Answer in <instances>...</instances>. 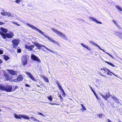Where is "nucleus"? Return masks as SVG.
I'll return each mask as SVG.
<instances>
[{"instance_id":"1","label":"nucleus","mask_w":122,"mask_h":122,"mask_svg":"<svg viewBox=\"0 0 122 122\" xmlns=\"http://www.w3.org/2000/svg\"><path fill=\"white\" fill-rule=\"evenodd\" d=\"M26 25L28 26H29L32 29L35 30H37V31L38 32L42 34L45 37L47 38L49 41H50L54 43L57 45H59L57 41L53 40L51 37H49L48 36L44 34V32H42L41 30L37 28L35 26L32 25L28 23H27L26 24Z\"/></svg>"},{"instance_id":"2","label":"nucleus","mask_w":122,"mask_h":122,"mask_svg":"<svg viewBox=\"0 0 122 122\" xmlns=\"http://www.w3.org/2000/svg\"><path fill=\"white\" fill-rule=\"evenodd\" d=\"M51 30L53 32L58 35L59 36L62 37L63 39L66 40H68V38L63 33H61L57 30L52 28H51Z\"/></svg>"},{"instance_id":"3","label":"nucleus","mask_w":122,"mask_h":122,"mask_svg":"<svg viewBox=\"0 0 122 122\" xmlns=\"http://www.w3.org/2000/svg\"><path fill=\"white\" fill-rule=\"evenodd\" d=\"M0 35L4 39H5L6 38H12L14 36V34L11 32H9L5 34L1 32H0Z\"/></svg>"},{"instance_id":"4","label":"nucleus","mask_w":122,"mask_h":122,"mask_svg":"<svg viewBox=\"0 0 122 122\" xmlns=\"http://www.w3.org/2000/svg\"><path fill=\"white\" fill-rule=\"evenodd\" d=\"M89 42L90 44H92L93 45L95 46H96L98 48H99L100 50H102L103 52L105 53L106 54H107L108 55H109V56H110L112 59H114V57L113 56H112L109 53H107L105 52V51L102 49L97 44L95 43L94 41H89Z\"/></svg>"},{"instance_id":"5","label":"nucleus","mask_w":122,"mask_h":122,"mask_svg":"<svg viewBox=\"0 0 122 122\" xmlns=\"http://www.w3.org/2000/svg\"><path fill=\"white\" fill-rule=\"evenodd\" d=\"M14 116L16 119H21V118H23L25 119H28L30 118L28 116L24 114L17 115L16 114H15L14 115Z\"/></svg>"},{"instance_id":"6","label":"nucleus","mask_w":122,"mask_h":122,"mask_svg":"<svg viewBox=\"0 0 122 122\" xmlns=\"http://www.w3.org/2000/svg\"><path fill=\"white\" fill-rule=\"evenodd\" d=\"M32 43L36 47H37L38 49H40L42 47H45L47 50L48 49V48H47L45 46L42 45L38 42L35 41L33 42L32 41Z\"/></svg>"},{"instance_id":"7","label":"nucleus","mask_w":122,"mask_h":122,"mask_svg":"<svg viewBox=\"0 0 122 122\" xmlns=\"http://www.w3.org/2000/svg\"><path fill=\"white\" fill-rule=\"evenodd\" d=\"M22 64L23 65H26L27 62V57L26 56H23L21 59Z\"/></svg>"},{"instance_id":"8","label":"nucleus","mask_w":122,"mask_h":122,"mask_svg":"<svg viewBox=\"0 0 122 122\" xmlns=\"http://www.w3.org/2000/svg\"><path fill=\"white\" fill-rule=\"evenodd\" d=\"M31 59L40 62H41V60L38 57L34 54H32L31 56Z\"/></svg>"},{"instance_id":"9","label":"nucleus","mask_w":122,"mask_h":122,"mask_svg":"<svg viewBox=\"0 0 122 122\" xmlns=\"http://www.w3.org/2000/svg\"><path fill=\"white\" fill-rule=\"evenodd\" d=\"M25 47L28 51H31L34 48V46L33 45L29 46L28 44H26L25 45Z\"/></svg>"},{"instance_id":"10","label":"nucleus","mask_w":122,"mask_h":122,"mask_svg":"<svg viewBox=\"0 0 122 122\" xmlns=\"http://www.w3.org/2000/svg\"><path fill=\"white\" fill-rule=\"evenodd\" d=\"M23 77L21 75H19L17 77V79H13V81L15 82H17L18 81H21L23 79Z\"/></svg>"},{"instance_id":"11","label":"nucleus","mask_w":122,"mask_h":122,"mask_svg":"<svg viewBox=\"0 0 122 122\" xmlns=\"http://www.w3.org/2000/svg\"><path fill=\"white\" fill-rule=\"evenodd\" d=\"M25 73L32 80L36 82H37V81L34 77L30 73L28 72H26Z\"/></svg>"},{"instance_id":"12","label":"nucleus","mask_w":122,"mask_h":122,"mask_svg":"<svg viewBox=\"0 0 122 122\" xmlns=\"http://www.w3.org/2000/svg\"><path fill=\"white\" fill-rule=\"evenodd\" d=\"M89 19L90 20L96 23L100 24H102V22L99 21L94 18L90 16L89 17Z\"/></svg>"},{"instance_id":"13","label":"nucleus","mask_w":122,"mask_h":122,"mask_svg":"<svg viewBox=\"0 0 122 122\" xmlns=\"http://www.w3.org/2000/svg\"><path fill=\"white\" fill-rule=\"evenodd\" d=\"M12 42L13 44V46L14 48L16 47V46L18 44L19 42V41L18 40H14L12 41Z\"/></svg>"},{"instance_id":"14","label":"nucleus","mask_w":122,"mask_h":122,"mask_svg":"<svg viewBox=\"0 0 122 122\" xmlns=\"http://www.w3.org/2000/svg\"><path fill=\"white\" fill-rule=\"evenodd\" d=\"M7 71L10 74H11L12 75H17V71H15L12 70H7Z\"/></svg>"},{"instance_id":"15","label":"nucleus","mask_w":122,"mask_h":122,"mask_svg":"<svg viewBox=\"0 0 122 122\" xmlns=\"http://www.w3.org/2000/svg\"><path fill=\"white\" fill-rule=\"evenodd\" d=\"M12 87L11 86H6L5 91L7 92H10L11 91H12Z\"/></svg>"},{"instance_id":"16","label":"nucleus","mask_w":122,"mask_h":122,"mask_svg":"<svg viewBox=\"0 0 122 122\" xmlns=\"http://www.w3.org/2000/svg\"><path fill=\"white\" fill-rule=\"evenodd\" d=\"M116 8L122 14V8L120 5H116L115 6Z\"/></svg>"},{"instance_id":"17","label":"nucleus","mask_w":122,"mask_h":122,"mask_svg":"<svg viewBox=\"0 0 122 122\" xmlns=\"http://www.w3.org/2000/svg\"><path fill=\"white\" fill-rule=\"evenodd\" d=\"M81 45L83 47L86 48L87 50L89 51H90L91 50V49L90 48H89L88 46L82 43L81 44Z\"/></svg>"},{"instance_id":"18","label":"nucleus","mask_w":122,"mask_h":122,"mask_svg":"<svg viewBox=\"0 0 122 122\" xmlns=\"http://www.w3.org/2000/svg\"><path fill=\"white\" fill-rule=\"evenodd\" d=\"M40 76L46 82H49L48 79L44 76L41 75H40Z\"/></svg>"},{"instance_id":"19","label":"nucleus","mask_w":122,"mask_h":122,"mask_svg":"<svg viewBox=\"0 0 122 122\" xmlns=\"http://www.w3.org/2000/svg\"><path fill=\"white\" fill-rule=\"evenodd\" d=\"M4 75L5 76V78L6 80H10L12 78V77H10L8 75V73H4Z\"/></svg>"},{"instance_id":"20","label":"nucleus","mask_w":122,"mask_h":122,"mask_svg":"<svg viewBox=\"0 0 122 122\" xmlns=\"http://www.w3.org/2000/svg\"><path fill=\"white\" fill-rule=\"evenodd\" d=\"M107 70L108 71V72H107V74L108 75H109L110 76H112V75L111 74H110L109 72H110L112 74H113V75H115V76H117L115 75V74L111 72L110 71V70L109 69H107Z\"/></svg>"},{"instance_id":"21","label":"nucleus","mask_w":122,"mask_h":122,"mask_svg":"<svg viewBox=\"0 0 122 122\" xmlns=\"http://www.w3.org/2000/svg\"><path fill=\"white\" fill-rule=\"evenodd\" d=\"M112 20L113 22L115 24V25L118 27L119 28H120V27L118 23L117 22V21H116L115 20Z\"/></svg>"},{"instance_id":"22","label":"nucleus","mask_w":122,"mask_h":122,"mask_svg":"<svg viewBox=\"0 0 122 122\" xmlns=\"http://www.w3.org/2000/svg\"><path fill=\"white\" fill-rule=\"evenodd\" d=\"M112 20L113 22L115 24V25L118 27L119 28H120V27L118 23L117 22V21H116L115 20Z\"/></svg>"},{"instance_id":"23","label":"nucleus","mask_w":122,"mask_h":122,"mask_svg":"<svg viewBox=\"0 0 122 122\" xmlns=\"http://www.w3.org/2000/svg\"><path fill=\"white\" fill-rule=\"evenodd\" d=\"M6 86H5L2 85H0V89L2 90L5 91Z\"/></svg>"},{"instance_id":"24","label":"nucleus","mask_w":122,"mask_h":122,"mask_svg":"<svg viewBox=\"0 0 122 122\" xmlns=\"http://www.w3.org/2000/svg\"><path fill=\"white\" fill-rule=\"evenodd\" d=\"M81 105L82 108H81V109L82 111H83L86 110V107L84 106L83 104H81Z\"/></svg>"},{"instance_id":"25","label":"nucleus","mask_w":122,"mask_h":122,"mask_svg":"<svg viewBox=\"0 0 122 122\" xmlns=\"http://www.w3.org/2000/svg\"><path fill=\"white\" fill-rule=\"evenodd\" d=\"M2 56L3 58L6 61H7L9 59V58L8 56L5 55H3Z\"/></svg>"},{"instance_id":"26","label":"nucleus","mask_w":122,"mask_h":122,"mask_svg":"<svg viewBox=\"0 0 122 122\" xmlns=\"http://www.w3.org/2000/svg\"><path fill=\"white\" fill-rule=\"evenodd\" d=\"M47 50L49 51H50L52 52L53 53H54L56 55H57L58 56L59 55V53H57L56 52L53 51H52L51 50H50V49H48H48Z\"/></svg>"},{"instance_id":"27","label":"nucleus","mask_w":122,"mask_h":122,"mask_svg":"<svg viewBox=\"0 0 122 122\" xmlns=\"http://www.w3.org/2000/svg\"><path fill=\"white\" fill-rule=\"evenodd\" d=\"M105 62L107 63L109 65H111L113 67H115V65H113V64H112L111 62H108L107 61H105Z\"/></svg>"},{"instance_id":"28","label":"nucleus","mask_w":122,"mask_h":122,"mask_svg":"<svg viewBox=\"0 0 122 122\" xmlns=\"http://www.w3.org/2000/svg\"><path fill=\"white\" fill-rule=\"evenodd\" d=\"M112 99L114 100L115 102L117 103H118L119 102V101H118V100L117 99V98L115 97H112Z\"/></svg>"},{"instance_id":"29","label":"nucleus","mask_w":122,"mask_h":122,"mask_svg":"<svg viewBox=\"0 0 122 122\" xmlns=\"http://www.w3.org/2000/svg\"><path fill=\"white\" fill-rule=\"evenodd\" d=\"M10 22H11V23H12L13 24L15 25H17L18 26H20V24H18L17 22H15V21H10Z\"/></svg>"},{"instance_id":"30","label":"nucleus","mask_w":122,"mask_h":122,"mask_svg":"<svg viewBox=\"0 0 122 122\" xmlns=\"http://www.w3.org/2000/svg\"><path fill=\"white\" fill-rule=\"evenodd\" d=\"M56 84L58 86V87L59 89H61V88H62L61 86L60 85V84L59 83V82H57Z\"/></svg>"},{"instance_id":"31","label":"nucleus","mask_w":122,"mask_h":122,"mask_svg":"<svg viewBox=\"0 0 122 122\" xmlns=\"http://www.w3.org/2000/svg\"><path fill=\"white\" fill-rule=\"evenodd\" d=\"M7 12H5L4 11H3L1 13V15H3L4 16H6V14H7Z\"/></svg>"},{"instance_id":"32","label":"nucleus","mask_w":122,"mask_h":122,"mask_svg":"<svg viewBox=\"0 0 122 122\" xmlns=\"http://www.w3.org/2000/svg\"><path fill=\"white\" fill-rule=\"evenodd\" d=\"M48 99L50 100V101H52V97L51 96H48L47 97Z\"/></svg>"},{"instance_id":"33","label":"nucleus","mask_w":122,"mask_h":122,"mask_svg":"<svg viewBox=\"0 0 122 122\" xmlns=\"http://www.w3.org/2000/svg\"><path fill=\"white\" fill-rule=\"evenodd\" d=\"M31 39L32 40V41L34 42L33 41H36V37H32L31 38Z\"/></svg>"},{"instance_id":"34","label":"nucleus","mask_w":122,"mask_h":122,"mask_svg":"<svg viewBox=\"0 0 122 122\" xmlns=\"http://www.w3.org/2000/svg\"><path fill=\"white\" fill-rule=\"evenodd\" d=\"M101 95L102 96V98H104L105 99V100H107V97H106V95H104L103 94H101Z\"/></svg>"},{"instance_id":"35","label":"nucleus","mask_w":122,"mask_h":122,"mask_svg":"<svg viewBox=\"0 0 122 122\" xmlns=\"http://www.w3.org/2000/svg\"><path fill=\"white\" fill-rule=\"evenodd\" d=\"M6 16H7L8 17L11 16V13L10 12H7Z\"/></svg>"},{"instance_id":"36","label":"nucleus","mask_w":122,"mask_h":122,"mask_svg":"<svg viewBox=\"0 0 122 122\" xmlns=\"http://www.w3.org/2000/svg\"><path fill=\"white\" fill-rule=\"evenodd\" d=\"M105 95L106 96V97H107V99L109 98V97H110V96H111L109 94H107Z\"/></svg>"},{"instance_id":"37","label":"nucleus","mask_w":122,"mask_h":122,"mask_svg":"<svg viewBox=\"0 0 122 122\" xmlns=\"http://www.w3.org/2000/svg\"><path fill=\"white\" fill-rule=\"evenodd\" d=\"M62 92V95L64 97H65L66 96V94L64 91H63Z\"/></svg>"},{"instance_id":"38","label":"nucleus","mask_w":122,"mask_h":122,"mask_svg":"<svg viewBox=\"0 0 122 122\" xmlns=\"http://www.w3.org/2000/svg\"><path fill=\"white\" fill-rule=\"evenodd\" d=\"M15 1L17 3L19 4L21 1V0H16Z\"/></svg>"},{"instance_id":"39","label":"nucleus","mask_w":122,"mask_h":122,"mask_svg":"<svg viewBox=\"0 0 122 122\" xmlns=\"http://www.w3.org/2000/svg\"><path fill=\"white\" fill-rule=\"evenodd\" d=\"M37 114L39 115H41L43 117H45V115H44V114H43L42 113H40L39 112H38Z\"/></svg>"},{"instance_id":"40","label":"nucleus","mask_w":122,"mask_h":122,"mask_svg":"<svg viewBox=\"0 0 122 122\" xmlns=\"http://www.w3.org/2000/svg\"><path fill=\"white\" fill-rule=\"evenodd\" d=\"M30 118L33 121H35L36 119V118H35L34 117H30Z\"/></svg>"},{"instance_id":"41","label":"nucleus","mask_w":122,"mask_h":122,"mask_svg":"<svg viewBox=\"0 0 122 122\" xmlns=\"http://www.w3.org/2000/svg\"><path fill=\"white\" fill-rule=\"evenodd\" d=\"M3 51L0 48V54H2L3 53Z\"/></svg>"},{"instance_id":"42","label":"nucleus","mask_w":122,"mask_h":122,"mask_svg":"<svg viewBox=\"0 0 122 122\" xmlns=\"http://www.w3.org/2000/svg\"><path fill=\"white\" fill-rule=\"evenodd\" d=\"M18 88V87L17 86H15V89H13L12 91H14L15 89H17Z\"/></svg>"},{"instance_id":"43","label":"nucleus","mask_w":122,"mask_h":122,"mask_svg":"<svg viewBox=\"0 0 122 122\" xmlns=\"http://www.w3.org/2000/svg\"><path fill=\"white\" fill-rule=\"evenodd\" d=\"M58 96H59L60 97V98L61 99H63V98L62 96H61L60 94H58Z\"/></svg>"},{"instance_id":"44","label":"nucleus","mask_w":122,"mask_h":122,"mask_svg":"<svg viewBox=\"0 0 122 122\" xmlns=\"http://www.w3.org/2000/svg\"><path fill=\"white\" fill-rule=\"evenodd\" d=\"M49 103L51 105H55L56 104L55 103H54L50 102V103Z\"/></svg>"},{"instance_id":"45","label":"nucleus","mask_w":122,"mask_h":122,"mask_svg":"<svg viewBox=\"0 0 122 122\" xmlns=\"http://www.w3.org/2000/svg\"><path fill=\"white\" fill-rule=\"evenodd\" d=\"M98 117H101L102 116V114L101 113H100V114H98Z\"/></svg>"},{"instance_id":"46","label":"nucleus","mask_w":122,"mask_h":122,"mask_svg":"<svg viewBox=\"0 0 122 122\" xmlns=\"http://www.w3.org/2000/svg\"><path fill=\"white\" fill-rule=\"evenodd\" d=\"M5 23L3 22H0V25H3L5 24Z\"/></svg>"},{"instance_id":"47","label":"nucleus","mask_w":122,"mask_h":122,"mask_svg":"<svg viewBox=\"0 0 122 122\" xmlns=\"http://www.w3.org/2000/svg\"><path fill=\"white\" fill-rule=\"evenodd\" d=\"M17 52L18 53H20L21 52V50L20 49H19L17 50Z\"/></svg>"},{"instance_id":"48","label":"nucleus","mask_w":122,"mask_h":122,"mask_svg":"<svg viewBox=\"0 0 122 122\" xmlns=\"http://www.w3.org/2000/svg\"><path fill=\"white\" fill-rule=\"evenodd\" d=\"M119 36L121 37V38L122 39V33H121L120 34Z\"/></svg>"},{"instance_id":"49","label":"nucleus","mask_w":122,"mask_h":122,"mask_svg":"<svg viewBox=\"0 0 122 122\" xmlns=\"http://www.w3.org/2000/svg\"><path fill=\"white\" fill-rule=\"evenodd\" d=\"M60 91L61 92H62L63 91H64V90L62 88H61V89H59Z\"/></svg>"},{"instance_id":"50","label":"nucleus","mask_w":122,"mask_h":122,"mask_svg":"<svg viewBox=\"0 0 122 122\" xmlns=\"http://www.w3.org/2000/svg\"><path fill=\"white\" fill-rule=\"evenodd\" d=\"M35 121H36L37 122H42L41 121H40L39 120H37L36 119V120Z\"/></svg>"},{"instance_id":"51","label":"nucleus","mask_w":122,"mask_h":122,"mask_svg":"<svg viewBox=\"0 0 122 122\" xmlns=\"http://www.w3.org/2000/svg\"><path fill=\"white\" fill-rule=\"evenodd\" d=\"M96 97L98 100H99L100 99V98L98 97L97 96V97Z\"/></svg>"},{"instance_id":"52","label":"nucleus","mask_w":122,"mask_h":122,"mask_svg":"<svg viewBox=\"0 0 122 122\" xmlns=\"http://www.w3.org/2000/svg\"><path fill=\"white\" fill-rule=\"evenodd\" d=\"M25 86H27V87H30V86L29 85H28L27 84H25Z\"/></svg>"},{"instance_id":"53","label":"nucleus","mask_w":122,"mask_h":122,"mask_svg":"<svg viewBox=\"0 0 122 122\" xmlns=\"http://www.w3.org/2000/svg\"><path fill=\"white\" fill-rule=\"evenodd\" d=\"M2 61L0 59V64L2 63Z\"/></svg>"},{"instance_id":"54","label":"nucleus","mask_w":122,"mask_h":122,"mask_svg":"<svg viewBox=\"0 0 122 122\" xmlns=\"http://www.w3.org/2000/svg\"><path fill=\"white\" fill-rule=\"evenodd\" d=\"M94 94L95 95L96 97H97V94L96 93H95V92H94Z\"/></svg>"},{"instance_id":"55","label":"nucleus","mask_w":122,"mask_h":122,"mask_svg":"<svg viewBox=\"0 0 122 122\" xmlns=\"http://www.w3.org/2000/svg\"><path fill=\"white\" fill-rule=\"evenodd\" d=\"M94 94L95 95L96 97H97V94L96 93H95V92H94Z\"/></svg>"},{"instance_id":"56","label":"nucleus","mask_w":122,"mask_h":122,"mask_svg":"<svg viewBox=\"0 0 122 122\" xmlns=\"http://www.w3.org/2000/svg\"><path fill=\"white\" fill-rule=\"evenodd\" d=\"M108 122H112V121H111L109 119H108Z\"/></svg>"},{"instance_id":"57","label":"nucleus","mask_w":122,"mask_h":122,"mask_svg":"<svg viewBox=\"0 0 122 122\" xmlns=\"http://www.w3.org/2000/svg\"><path fill=\"white\" fill-rule=\"evenodd\" d=\"M36 85H37V86L38 87H41L40 86H39V85H37L36 84Z\"/></svg>"},{"instance_id":"58","label":"nucleus","mask_w":122,"mask_h":122,"mask_svg":"<svg viewBox=\"0 0 122 122\" xmlns=\"http://www.w3.org/2000/svg\"><path fill=\"white\" fill-rule=\"evenodd\" d=\"M92 91H93V92L94 93V92H95L92 89Z\"/></svg>"},{"instance_id":"59","label":"nucleus","mask_w":122,"mask_h":122,"mask_svg":"<svg viewBox=\"0 0 122 122\" xmlns=\"http://www.w3.org/2000/svg\"><path fill=\"white\" fill-rule=\"evenodd\" d=\"M101 75L102 76L106 77V76H105L103 75V74H102Z\"/></svg>"},{"instance_id":"60","label":"nucleus","mask_w":122,"mask_h":122,"mask_svg":"<svg viewBox=\"0 0 122 122\" xmlns=\"http://www.w3.org/2000/svg\"><path fill=\"white\" fill-rule=\"evenodd\" d=\"M103 70L105 71V72H106V70L105 69H103Z\"/></svg>"},{"instance_id":"61","label":"nucleus","mask_w":122,"mask_h":122,"mask_svg":"<svg viewBox=\"0 0 122 122\" xmlns=\"http://www.w3.org/2000/svg\"><path fill=\"white\" fill-rule=\"evenodd\" d=\"M59 105V104H57L56 103V104L55 105Z\"/></svg>"},{"instance_id":"62","label":"nucleus","mask_w":122,"mask_h":122,"mask_svg":"<svg viewBox=\"0 0 122 122\" xmlns=\"http://www.w3.org/2000/svg\"><path fill=\"white\" fill-rule=\"evenodd\" d=\"M103 69H102V68H101V70H103Z\"/></svg>"},{"instance_id":"63","label":"nucleus","mask_w":122,"mask_h":122,"mask_svg":"<svg viewBox=\"0 0 122 122\" xmlns=\"http://www.w3.org/2000/svg\"><path fill=\"white\" fill-rule=\"evenodd\" d=\"M1 110L0 109V112H1Z\"/></svg>"},{"instance_id":"64","label":"nucleus","mask_w":122,"mask_h":122,"mask_svg":"<svg viewBox=\"0 0 122 122\" xmlns=\"http://www.w3.org/2000/svg\"><path fill=\"white\" fill-rule=\"evenodd\" d=\"M28 44L30 45V43H28Z\"/></svg>"}]
</instances>
